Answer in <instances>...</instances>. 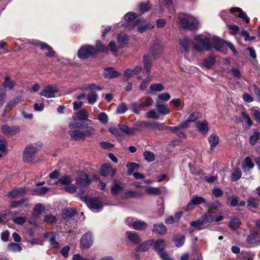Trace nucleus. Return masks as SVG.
<instances>
[{
    "instance_id": "f257e3e1",
    "label": "nucleus",
    "mask_w": 260,
    "mask_h": 260,
    "mask_svg": "<svg viewBox=\"0 0 260 260\" xmlns=\"http://www.w3.org/2000/svg\"><path fill=\"white\" fill-rule=\"evenodd\" d=\"M83 129L84 131L77 129L70 130L69 134L72 139L76 141H83L87 137H91L95 134V129L92 126L85 125Z\"/></svg>"
},
{
    "instance_id": "f03ea898",
    "label": "nucleus",
    "mask_w": 260,
    "mask_h": 260,
    "mask_svg": "<svg viewBox=\"0 0 260 260\" xmlns=\"http://www.w3.org/2000/svg\"><path fill=\"white\" fill-rule=\"evenodd\" d=\"M178 18L181 25L184 28L194 29L199 24L198 20L189 15L184 13L179 14Z\"/></svg>"
},
{
    "instance_id": "7ed1b4c3",
    "label": "nucleus",
    "mask_w": 260,
    "mask_h": 260,
    "mask_svg": "<svg viewBox=\"0 0 260 260\" xmlns=\"http://www.w3.org/2000/svg\"><path fill=\"white\" fill-rule=\"evenodd\" d=\"M193 48L199 52H202L205 50H211L212 46L210 39L209 38H202L201 36L197 35L194 37Z\"/></svg>"
},
{
    "instance_id": "20e7f679",
    "label": "nucleus",
    "mask_w": 260,
    "mask_h": 260,
    "mask_svg": "<svg viewBox=\"0 0 260 260\" xmlns=\"http://www.w3.org/2000/svg\"><path fill=\"white\" fill-rule=\"evenodd\" d=\"M38 150L37 144H29L27 145L23 153V161L27 163L31 162Z\"/></svg>"
},
{
    "instance_id": "39448f33",
    "label": "nucleus",
    "mask_w": 260,
    "mask_h": 260,
    "mask_svg": "<svg viewBox=\"0 0 260 260\" xmlns=\"http://www.w3.org/2000/svg\"><path fill=\"white\" fill-rule=\"evenodd\" d=\"M81 200L86 203L87 206L94 212H99L102 209L103 204L100 200L94 198L90 199L87 197H81Z\"/></svg>"
},
{
    "instance_id": "423d86ee",
    "label": "nucleus",
    "mask_w": 260,
    "mask_h": 260,
    "mask_svg": "<svg viewBox=\"0 0 260 260\" xmlns=\"http://www.w3.org/2000/svg\"><path fill=\"white\" fill-rule=\"evenodd\" d=\"M96 52L95 48L90 45H86L82 47L78 51V56L81 59L87 58L93 55Z\"/></svg>"
},
{
    "instance_id": "0eeeda50",
    "label": "nucleus",
    "mask_w": 260,
    "mask_h": 260,
    "mask_svg": "<svg viewBox=\"0 0 260 260\" xmlns=\"http://www.w3.org/2000/svg\"><path fill=\"white\" fill-rule=\"evenodd\" d=\"M58 92V88L56 85H49L44 87L40 95L47 98H52L55 96Z\"/></svg>"
},
{
    "instance_id": "6e6552de",
    "label": "nucleus",
    "mask_w": 260,
    "mask_h": 260,
    "mask_svg": "<svg viewBox=\"0 0 260 260\" xmlns=\"http://www.w3.org/2000/svg\"><path fill=\"white\" fill-rule=\"evenodd\" d=\"M1 131L5 136H12L19 132L20 127L17 125L10 126L8 124H5L2 126Z\"/></svg>"
},
{
    "instance_id": "1a4fd4ad",
    "label": "nucleus",
    "mask_w": 260,
    "mask_h": 260,
    "mask_svg": "<svg viewBox=\"0 0 260 260\" xmlns=\"http://www.w3.org/2000/svg\"><path fill=\"white\" fill-rule=\"evenodd\" d=\"M93 238L92 234L90 233L85 234L81 238L80 246L82 248L88 249L92 244Z\"/></svg>"
},
{
    "instance_id": "9d476101",
    "label": "nucleus",
    "mask_w": 260,
    "mask_h": 260,
    "mask_svg": "<svg viewBox=\"0 0 260 260\" xmlns=\"http://www.w3.org/2000/svg\"><path fill=\"white\" fill-rule=\"evenodd\" d=\"M90 180L87 174H82L76 179V183L78 186L81 189L86 188L90 184Z\"/></svg>"
},
{
    "instance_id": "9b49d317",
    "label": "nucleus",
    "mask_w": 260,
    "mask_h": 260,
    "mask_svg": "<svg viewBox=\"0 0 260 260\" xmlns=\"http://www.w3.org/2000/svg\"><path fill=\"white\" fill-rule=\"evenodd\" d=\"M116 173V169L113 168L110 164H104L100 170V174L103 176H110L113 177Z\"/></svg>"
},
{
    "instance_id": "f8f14e48",
    "label": "nucleus",
    "mask_w": 260,
    "mask_h": 260,
    "mask_svg": "<svg viewBox=\"0 0 260 260\" xmlns=\"http://www.w3.org/2000/svg\"><path fill=\"white\" fill-rule=\"evenodd\" d=\"M142 71V68L140 66H137L132 70L127 69L124 72L123 80L128 81L132 76L140 73Z\"/></svg>"
},
{
    "instance_id": "ddd939ff",
    "label": "nucleus",
    "mask_w": 260,
    "mask_h": 260,
    "mask_svg": "<svg viewBox=\"0 0 260 260\" xmlns=\"http://www.w3.org/2000/svg\"><path fill=\"white\" fill-rule=\"evenodd\" d=\"M126 224L133 228H144L148 225L145 222L132 217L127 218Z\"/></svg>"
},
{
    "instance_id": "4468645a",
    "label": "nucleus",
    "mask_w": 260,
    "mask_h": 260,
    "mask_svg": "<svg viewBox=\"0 0 260 260\" xmlns=\"http://www.w3.org/2000/svg\"><path fill=\"white\" fill-rule=\"evenodd\" d=\"M57 236L58 234L53 232H50L46 233L44 237L46 240L50 242L51 246L54 248H57L59 247V243L56 241Z\"/></svg>"
},
{
    "instance_id": "2eb2a0df",
    "label": "nucleus",
    "mask_w": 260,
    "mask_h": 260,
    "mask_svg": "<svg viewBox=\"0 0 260 260\" xmlns=\"http://www.w3.org/2000/svg\"><path fill=\"white\" fill-rule=\"evenodd\" d=\"M36 45L37 46L40 47L42 50L46 51L45 55L47 57H51L54 55L55 52L53 48L47 44L42 42H38Z\"/></svg>"
},
{
    "instance_id": "dca6fc26",
    "label": "nucleus",
    "mask_w": 260,
    "mask_h": 260,
    "mask_svg": "<svg viewBox=\"0 0 260 260\" xmlns=\"http://www.w3.org/2000/svg\"><path fill=\"white\" fill-rule=\"evenodd\" d=\"M123 190V185L119 181L115 179L111 186V192L113 194L116 195L121 192Z\"/></svg>"
},
{
    "instance_id": "f3484780",
    "label": "nucleus",
    "mask_w": 260,
    "mask_h": 260,
    "mask_svg": "<svg viewBox=\"0 0 260 260\" xmlns=\"http://www.w3.org/2000/svg\"><path fill=\"white\" fill-rule=\"evenodd\" d=\"M196 127L198 131L203 135L207 134L209 131L208 123L206 120L202 122L197 121L196 122Z\"/></svg>"
},
{
    "instance_id": "a211bd4d",
    "label": "nucleus",
    "mask_w": 260,
    "mask_h": 260,
    "mask_svg": "<svg viewBox=\"0 0 260 260\" xmlns=\"http://www.w3.org/2000/svg\"><path fill=\"white\" fill-rule=\"evenodd\" d=\"M77 118L81 121H85L90 123L92 122L91 119H88L89 113L85 109H82L76 113Z\"/></svg>"
},
{
    "instance_id": "6ab92c4d",
    "label": "nucleus",
    "mask_w": 260,
    "mask_h": 260,
    "mask_svg": "<svg viewBox=\"0 0 260 260\" xmlns=\"http://www.w3.org/2000/svg\"><path fill=\"white\" fill-rule=\"evenodd\" d=\"M153 243L154 240L153 239L145 241L139 245L136 250L138 252L146 251L149 249L150 247Z\"/></svg>"
},
{
    "instance_id": "aec40b11",
    "label": "nucleus",
    "mask_w": 260,
    "mask_h": 260,
    "mask_svg": "<svg viewBox=\"0 0 260 260\" xmlns=\"http://www.w3.org/2000/svg\"><path fill=\"white\" fill-rule=\"evenodd\" d=\"M22 99L21 97H16L13 100H11L6 105V108L4 110L3 116L5 113L11 110L14 107L16 106L18 103L22 101Z\"/></svg>"
},
{
    "instance_id": "412c9836",
    "label": "nucleus",
    "mask_w": 260,
    "mask_h": 260,
    "mask_svg": "<svg viewBox=\"0 0 260 260\" xmlns=\"http://www.w3.org/2000/svg\"><path fill=\"white\" fill-rule=\"evenodd\" d=\"M105 76L109 79L118 77L120 74L115 70L114 68H108L105 69L104 72Z\"/></svg>"
},
{
    "instance_id": "4be33fe9",
    "label": "nucleus",
    "mask_w": 260,
    "mask_h": 260,
    "mask_svg": "<svg viewBox=\"0 0 260 260\" xmlns=\"http://www.w3.org/2000/svg\"><path fill=\"white\" fill-rule=\"evenodd\" d=\"M155 107L158 112L162 115H165L170 113V110L167 105L159 104L157 103L155 104Z\"/></svg>"
},
{
    "instance_id": "5701e85b",
    "label": "nucleus",
    "mask_w": 260,
    "mask_h": 260,
    "mask_svg": "<svg viewBox=\"0 0 260 260\" xmlns=\"http://www.w3.org/2000/svg\"><path fill=\"white\" fill-rule=\"evenodd\" d=\"M208 141L210 144V149L213 150L218 144L219 138L217 135L213 134L209 137Z\"/></svg>"
},
{
    "instance_id": "b1692460",
    "label": "nucleus",
    "mask_w": 260,
    "mask_h": 260,
    "mask_svg": "<svg viewBox=\"0 0 260 260\" xmlns=\"http://www.w3.org/2000/svg\"><path fill=\"white\" fill-rule=\"evenodd\" d=\"M16 85V82L11 79L9 76H6L5 78V81L3 83L4 89L6 90L8 89L12 90Z\"/></svg>"
},
{
    "instance_id": "393cba45",
    "label": "nucleus",
    "mask_w": 260,
    "mask_h": 260,
    "mask_svg": "<svg viewBox=\"0 0 260 260\" xmlns=\"http://www.w3.org/2000/svg\"><path fill=\"white\" fill-rule=\"evenodd\" d=\"M144 68L145 71L143 73L146 75L150 74L151 73V68L152 66V62L150 58L148 56H144L143 57Z\"/></svg>"
},
{
    "instance_id": "a878e982",
    "label": "nucleus",
    "mask_w": 260,
    "mask_h": 260,
    "mask_svg": "<svg viewBox=\"0 0 260 260\" xmlns=\"http://www.w3.org/2000/svg\"><path fill=\"white\" fill-rule=\"evenodd\" d=\"M118 127L121 132L128 135H134L136 131L138 130L137 128H130L127 125L123 124H118Z\"/></svg>"
},
{
    "instance_id": "bb28decb",
    "label": "nucleus",
    "mask_w": 260,
    "mask_h": 260,
    "mask_svg": "<svg viewBox=\"0 0 260 260\" xmlns=\"http://www.w3.org/2000/svg\"><path fill=\"white\" fill-rule=\"evenodd\" d=\"M247 241L248 243L253 244L256 243L260 242V231L259 232H254L253 233L250 235L247 239Z\"/></svg>"
},
{
    "instance_id": "cd10ccee",
    "label": "nucleus",
    "mask_w": 260,
    "mask_h": 260,
    "mask_svg": "<svg viewBox=\"0 0 260 260\" xmlns=\"http://www.w3.org/2000/svg\"><path fill=\"white\" fill-rule=\"evenodd\" d=\"M77 212L75 209L72 208H68L63 210L61 215L63 219H66L68 218H71Z\"/></svg>"
},
{
    "instance_id": "c85d7f7f",
    "label": "nucleus",
    "mask_w": 260,
    "mask_h": 260,
    "mask_svg": "<svg viewBox=\"0 0 260 260\" xmlns=\"http://www.w3.org/2000/svg\"><path fill=\"white\" fill-rule=\"evenodd\" d=\"M213 47L217 51H220L224 46L225 42L220 40L219 38H214L212 40Z\"/></svg>"
},
{
    "instance_id": "c756f323",
    "label": "nucleus",
    "mask_w": 260,
    "mask_h": 260,
    "mask_svg": "<svg viewBox=\"0 0 260 260\" xmlns=\"http://www.w3.org/2000/svg\"><path fill=\"white\" fill-rule=\"evenodd\" d=\"M165 247V242L163 240H157L154 243L153 245L154 249L158 253H159L160 252H161V251H164Z\"/></svg>"
},
{
    "instance_id": "7c9ffc66",
    "label": "nucleus",
    "mask_w": 260,
    "mask_h": 260,
    "mask_svg": "<svg viewBox=\"0 0 260 260\" xmlns=\"http://www.w3.org/2000/svg\"><path fill=\"white\" fill-rule=\"evenodd\" d=\"M230 12L231 13H235L236 12H239L238 17L244 19L246 23L249 22V18L247 17L246 14L242 11L241 9L238 7L233 8L230 9Z\"/></svg>"
},
{
    "instance_id": "2f4dec72",
    "label": "nucleus",
    "mask_w": 260,
    "mask_h": 260,
    "mask_svg": "<svg viewBox=\"0 0 260 260\" xmlns=\"http://www.w3.org/2000/svg\"><path fill=\"white\" fill-rule=\"evenodd\" d=\"M215 62V58L210 55L204 59L203 64L207 69H210Z\"/></svg>"
},
{
    "instance_id": "473e14b6",
    "label": "nucleus",
    "mask_w": 260,
    "mask_h": 260,
    "mask_svg": "<svg viewBox=\"0 0 260 260\" xmlns=\"http://www.w3.org/2000/svg\"><path fill=\"white\" fill-rule=\"evenodd\" d=\"M126 235L128 239L134 243H139L141 241L140 236L136 233L127 232Z\"/></svg>"
},
{
    "instance_id": "72a5a7b5",
    "label": "nucleus",
    "mask_w": 260,
    "mask_h": 260,
    "mask_svg": "<svg viewBox=\"0 0 260 260\" xmlns=\"http://www.w3.org/2000/svg\"><path fill=\"white\" fill-rule=\"evenodd\" d=\"M98 98V94L93 91H91L87 96V102L90 105H93L97 101Z\"/></svg>"
},
{
    "instance_id": "f704fd0d",
    "label": "nucleus",
    "mask_w": 260,
    "mask_h": 260,
    "mask_svg": "<svg viewBox=\"0 0 260 260\" xmlns=\"http://www.w3.org/2000/svg\"><path fill=\"white\" fill-rule=\"evenodd\" d=\"M25 193V190L22 188L15 189L10 191L8 193V196L12 198L18 197L23 195Z\"/></svg>"
},
{
    "instance_id": "c9c22d12",
    "label": "nucleus",
    "mask_w": 260,
    "mask_h": 260,
    "mask_svg": "<svg viewBox=\"0 0 260 260\" xmlns=\"http://www.w3.org/2000/svg\"><path fill=\"white\" fill-rule=\"evenodd\" d=\"M253 167L254 164L252 161L251 158L249 157H246L242 164L243 169L244 170L248 171L250 169L253 168Z\"/></svg>"
},
{
    "instance_id": "e433bc0d",
    "label": "nucleus",
    "mask_w": 260,
    "mask_h": 260,
    "mask_svg": "<svg viewBox=\"0 0 260 260\" xmlns=\"http://www.w3.org/2000/svg\"><path fill=\"white\" fill-rule=\"evenodd\" d=\"M173 240L175 242L177 247H181L184 243L185 237L183 235H177L174 237Z\"/></svg>"
},
{
    "instance_id": "4c0bfd02",
    "label": "nucleus",
    "mask_w": 260,
    "mask_h": 260,
    "mask_svg": "<svg viewBox=\"0 0 260 260\" xmlns=\"http://www.w3.org/2000/svg\"><path fill=\"white\" fill-rule=\"evenodd\" d=\"M126 167L128 168L127 173L128 175H132L135 170H138L140 166L136 162H128Z\"/></svg>"
},
{
    "instance_id": "58836bf2",
    "label": "nucleus",
    "mask_w": 260,
    "mask_h": 260,
    "mask_svg": "<svg viewBox=\"0 0 260 260\" xmlns=\"http://www.w3.org/2000/svg\"><path fill=\"white\" fill-rule=\"evenodd\" d=\"M128 41L127 36L123 33H120L118 35V43L121 47H123Z\"/></svg>"
},
{
    "instance_id": "ea45409f",
    "label": "nucleus",
    "mask_w": 260,
    "mask_h": 260,
    "mask_svg": "<svg viewBox=\"0 0 260 260\" xmlns=\"http://www.w3.org/2000/svg\"><path fill=\"white\" fill-rule=\"evenodd\" d=\"M49 190V188L47 187H42L33 190V194L37 196H42L46 194Z\"/></svg>"
},
{
    "instance_id": "a19ab883",
    "label": "nucleus",
    "mask_w": 260,
    "mask_h": 260,
    "mask_svg": "<svg viewBox=\"0 0 260 260\" xmlns=\"http://www.w3.org/2000/svg\"><path fill=\"white\" fill-rule=\"evenodd\" d=\"M44 210V206L41 204H38L35 205L33 214L34 216L38 217Z\"/></svg>"
},
{
    "instance_id": "79ce46f5",
    "label": "nucleus",
    "mask_w": 260,
    "mask_h": 260,
    "mask_svg": "<svg viewBox=\"0 0 260 260\" xmlns=\"http://www.w3.org/2000/svg\"><path fill=\"white\" fill-rule=\"evenodd\" d=\"M202 116V114L200 112H194L190 114L188 117L187 120L189 122H195L198 119L201 118Z\"/></svg>"
},
{
    "instance_id": "37998d69",
    "label": "nucleus",
    "mask_w": 260,
    "mask_h": 260,
    "mask_svg": "<svg viewBox=\"0 0 260 260\" xmlns=\"http://www.w3.org/2000/svg\"><path fill=\"white\" fill-rule=\"evenodd\" d=\"M151 92H159L164 89V87L161 83H155L150 86Z\"/></svg>"
},
{
    "instance_id": "c03bdc74",
    "label": "nucleus",
    "mask_w": 260,
    "mask_h": 260,
    "mask_svg": "<svg viewBox=\"0 0 260 260\" xmlns=\"http://www.w3.org/2000/svg\"><path fill=\"white\" fill-rule=\"evenodd\" d=\"M204 222H212L214 221V217L211 211H208L202 217Z\"/></svg>"
},
{
    "instance_id": "a18cd8bd",
    "label": "nucleus",
    "mask_w": 260,
    "mask_h": 260,
    "mask_svg": "<svg viewBox=\"0 0 260 260\" xmlns=\"http://www.w3.org/2000/svg\"><path fill=\"white\" fill-rule=\"evenodd\" d=\"M152 77L151 76H148L145 79H144L140 85V89L141 90H145L149 83L152 80Z\"/></svg>"
},
{
    "instance_id": "49530a36",
    "label": "nucleus",
    "mask_w": 260,
    "mask_h": 260,
    "mask_svg": "<svg viewBox=\"0 0 260 260\" xmlns=\"http://www.w3.org/2000/svg\"><path fill=\"white\" fill-rule=\"evenodd\" d=\"M26 202V199H22L19 201H12L11 202V206L12 208H17L18 207H21L24 206L27 207L28 204L26 203L24 205V203Z\"/></svg>"
},
{
    "instance_id": "de8ad7c7",
    "label": "nucleus",
    "mask_w": 260,
    "mask_h": 260,
    "mask_svg": "<svg viewBox=\"0 0 260 260\" xmlns=\"http://www.w3.org/2000/svg\"><path fill=\"white\" fill-rule=\"evenodd\" d=\"M73 181V179L70 176L68 175H65L61 177L58 180V182L63 185H69Z\"/></svg>"
},
{
    "instance_id": "09e8293b",
    "label": "nucleus",
    "mask_w": 260,
    "mask_h": 260,
    "mask_svg": "<svg viewBox=\"0 0 260 260\" xmlns=\"http://www.w3.org/2000/svg\"><path fill=\"white\" fill-rule=\"evenodd\" d=\"M146 191L149 194L156 196L159 195L161 193L160 188L159 187H149L147 188Z\"/></svg>"
},
{
    "instance_id": "8fccbe9b",
    "label": "nucleus",
    "mask_w": 260,
    "mask_h": 260,
    "mask_svg": "<svg viewBox=\"0 0 260 260\" xmlns=\"http://www.w3.org/2000/svg\"><path fill=\"white\" fill-rule=\"evenodd\" d=\"M242 173L239 169H236L232 174V180L233 181H237L241 177Z\"/></svg>"
},
{
    "instance_id": "3c124183",
    "label": "nucleus",
    "mask_w": 260,
    "mask_h": 260,
    "mask_svg": "<svg viewBox=\"0 0 260 260\" xmlns=\"http://www.w3.org/2000/svg\"><path fill=\"white\" fill-rule=\"evenodd\" d=\"M143 156L145 159L148 162L153 161L155 159L153 153L150 151H145L143 153Z\"/></svg>"
},
{
    "instance_id": "603ef678",
    "label": "nucleus",
    "mask_w": 260,
    "mask_h": 260,
    "mask_svg": "<svg viewBox=\"0 0 260 260\" xmlns=\"http://www.w3.org/2000/svg\"><path fill=\"white\" fill-rule=\"evenodd\" d=\"M191 201L194 205H199L205 202V200L204 198L196 195L193 196Z\"/></svg>"
},
{
    "instance_id": "864d4df0",
    "label": "nucleus",
    "mask_w": 260,
    "mask_h": 260,
    "mask_svg": "<svg viewBox=\"0 0 260 260\" xmlns=\"http://www.w3.org/2000/svg\"><path fill=\"white\" fill-rule=\"evenodd\" d=\"M141 196V194L133 190H127L124 194V197L126 199L133 198L138 197Z\"/></svg>"
},
{
    "instance_id": "5fc2aeb1",
    "label": "nucleus",
    "mask_w": 260,
    "mask_h": 260,
    "mask_svg": "<svg viewBox=\"0 0 260 260\" xmlns=\"http://www.w3.org/2000/svg\"><path fill=\"white\" fill-rule=\"evenodd\" d=\"M260 137V133L258 132H255L254 134L250 137L249 141L252 145H254L257 140L259 139Z\"/></svg>"
},
{
    "instance_id": "6e6d98bb",
    "label": "nucleus",
    "mask_w": 260,
    "mask_h": 260,
    "mask_svg": "<svg viewBox=\"0 0 260 260\" xmlns=\"http://www.w3.org/2000/svg\"><path fill=\"white\" fill-rule=\"evenodd\" d=\"M98 120L103 124H106L108 121V116L105 112L100 113L98 116Z\"/></svg>"
},
{
    "instance_id": "4d7b16f0",
    "label": "nucleus",
    "mask_w": 260,
    "mask_h": 260,
    "mask_svg": "<svg viewBox=\"0 0 260 260\" xmlns=\"http://www.w3.org/2000/svg\"><path fill=\"white\" fill-rule=\"evenodd\" d=\"M171 99V95L169 93L160 94L156 99V102L159 103L160 101H168Z\"/></svg>"
},
{
    "instance_id": "13d9d810",
    "label": "nucleus",
    "mask_w": 260,
    "mask_h": 260,
    "mask_svg": "<svg viewBox=\"0 0 260 260\" xmlns=\"http://www.w3.org/2000/svg\"><path fill=\"white\" fill-rule=\"evenodd\" d=\"M128 110V108L125 103H122L118 106L116 112L118 114H123Z\"/></svg>"
},
{
    "instance_id": "bf43d9fd",
    "label": "nucleus",
    "mask_w": 260,
    "mask_h": 260,
    "mask_svg": "<svg viewBox=\"0 0 260 260\" xmlns=\"http://www.w3.org/2000/svg\"><path fill=\"white\" fill-rule=\"evenodd\" d=\"M146 116L148 118L153 119H158L159 116L155 110L152 109L146 113Z\"/></svg>"
},
{
    "instance_id": "052dcab7",
    "label": "nucleus",
    "mask_w": 260,
    "mask_h": 260,
    "mask_svg": "<svg viewBox=\"0 0 260 260\" xmlns=\"http://www.w3.org/2000/svg\"><path fill=\"white\" fill-rule=\"evenodd\" d=\"M8 249L9 250L16 252L21 250V247L19 244L17 243H10L8 245Z\"/></svg>"
},
{
    "instance_id": "680f3d73",
    "label": "nucleus",
    "mask_w": 260,
    "mask_h": 260,
    "mask_svg": "<svg viewBox=\"0 0 260 260\" xmlns=\"http://www.w3.org/2000/svg\"><path fill=\"white\" fill-rule=\"evenodd\" d=\"M64 190L70 193H73L76 191L77 187L74 184L71 183L66 185L64 187Z\"/></svg>"
},
{
    "instance_id": "e2e57ef3",
    "label": "nucleus",
    "mask_w": 260,
    "mask_h": 260,
    "mask_svg": "<svg viewBox=\"0 0 260 260\" xmlns=\"http://www.w3.org/2000/svg\"><path fill=\"white\" fill-rule=\"evenodd\" d=\"M124 18L126 21L130 22L136 18V14L133 12H128L125 15Z\"/></svg>"
},
{
    "instance_id": "0e129e2a",
    "label": "nucleus",
    "mask_w": 260,
    "mask_h": 260,
    "mask_svg": "<svg viewBox=\"0 0 260 260\" xmlns=\"http://www.w3.org/2000/svg\"><path fill=\"white\" fill-rule=\"evenodd\" d=\"M241 225V221L239 218H233L229 224L230 228H239Z\"/></svg>"
},
{
    "instance_id": "69168bd1",
    "label": "nucleus",
    "mask_w": 260,
    "mask_h": 260,
    "mask_svg": "<svg viewBox=\"0 0 260 260\" xmlns=\"http://www.w3.org/2000/svg\"><path fill=\"white\" fill-rule=\"evenodd\" d=\"M152 102L153 100L151 98H147L145 102H141L139 104V107L142 108H144V107H149L152 104Z\"/></svg>"
},
{
    "instance_id": "338daca9",
    "label": "nucleus",
    "mask_w": 260,
    "mask_h": 260,
    "mask_svg": "<svg viewBox=\"0 0 260 260\" xmlns=\"http://www.w3.org/2000/svg\"><path fill=\"white\" fill-rule=\"evenodd\" d=\"M44 221L48 223H56L57 221V219L55 216L52 215H47L45 216L44 218Z\"/></svg>"
},
{
    "instance_id": "774afa93",
    "label": "nucleus",
    "mask_w": 260,
    "mask_h": 260,
    "mask_svg": "<svg viewBox=\"0 0 260 260\" xmlns=\"http://www.w3.org/2000/svg\"><path fill=\"white\" fill-rule=\"evenodd\" d=\"M108 49L110 50L112 52V53L116 55L117 54V46H116V43L113 42V41H112L111 42L109 45H108Z\"/></svg>"
}]
</instances>
